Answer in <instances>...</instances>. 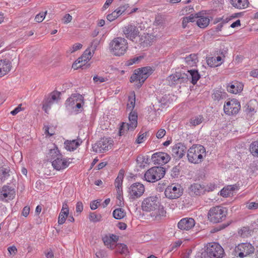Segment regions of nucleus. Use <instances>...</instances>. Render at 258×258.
<instances>
[{
  "label": "nucleus",
  "instance_id": "nucleus-1",
  "mask_svg": "<svg viewBox=\"0 0 258 258\" xmlns=\"http://www.w3.org/2000/svg\"><path fill=\"white\" fill-rule=\"evenodd\" d=\"M144 211L152 212L151 215L156 220H159L166 216L164 207L161 205L157 196H151L144 199L142 203Z\"/></svg>",
  "mask_w": 258,
  "mask_h": 258
},
{
  "label": "nucleus",
  "instance_id": "nucleus-2",
  "mask_svg": "<svg viewBox=\"0 0 258 258\" xmlns=\"http://www.w3.org/2000/svg\"><path fill=\"white\" fill-rule=\"evenodd\" d=\"M206 155V150L204 146L200 145H193L190 148L187 153V157L189 162L198 164L201 163L204 156Z\"/></svg>",
  "mask_w": 258,
  "mask_h": 258
},
{
  "label": "nucleus",
  "instance_id": "nucleus-3",
  "mask_svg": "<svg viewBox=\"0 0 258 258\" xmlns=\"http://www.w3.org/2000/svg\"><path fill=\"white\" fill-rule=\"evenodd\" d=\"M128 48L127 40L122 37H117L113 39L109 44V49L111 52L116 55L120 56L124 54Z\"/></svg>",
  "mask_w": 258,
  "mask_h": 258
},
{
  "label": "nucleus",
  "instance_id": "nucleus-4",
  "mask_svg": "<svg viewBox=\"0 0 258 258\" xmlns=\"http://www.w3.org/2000/svg\"><path fill=\"white\" fill-rule=\"evenodd\" d=\"M227 211L226 208L222 206H215L211 208L208 214L209 221L217 223L224 221L226 217Z\"/></svg>",
  "mask_w": 258,
  "mask_h": 258
},
{
  "label": "nucleus",
  "instance_id": "nucleus-5",
  "mask_svg": "<svg viewBox=\"0 0 258 258\" xmlns=\"http://www.w3.org/2000/svg\"><path fill=\"white\" fill-rule=\"evenodd\" d=\"M224 253V249L219 244L209 243L205 252L202 253V258H220Z\"/></svg>",
  "mask_w": 258,
  "mask_h": 258
},
{
  "label": "nucleus",
  "instance_id": "nucleus-6",
  "mask_svg": "<svg viewBox=\"0 0 258 258\" xmlns=\"http://www.w3.org/2000/svg\"><path fill=\"white\" fill-rule=\"evenodd\" d=\"M165 169L161 166H155L148 169L144 174L145 180L149 182H155L163 178Z\"/></svg>",
  "mask_w": 258,
  "mask_h": 258
},
{
  "label": "nucleus",
  "instance_id": "nucleus-7",
  "mask_svg": "<svg viewBox=\"0 0 258 258\" xmlns=\"http://www.w3.org/2000/svg\"><path fill=\"white\" fill-rule=\"evenodd\" d=\"M152 72L150 67H146L135 71V73L131 77V82H139L137 87L140 88L145 81L148 78Z\"/></svg>",
  "mask_w": 258,
  "mask_h": 258
},
{
  "label": "nucleus",
  "instance_id": "nucleus-8",
  "mask_svg": "<svg viewBox=\"0 0 258 258\" xmlns=\"http://www.w3.org/2000/svg\"><path fill=\"white\" fill-rule=\"evenodd\" d=\"M254 251V248L249 243H242L236 246L234 250L235 256L243 258L252 254Z\"/></svg>",
  "mask_w": 258,
  "mask_h": 258
},
{
  "label": "nucleus",
  "instance_id": "nucleus-9",
  "mask_svg": "<svg viewBox=\"0 0 258 258\" xmlns=\"http://www.w3.org/2000/svg\"><path fill=\"white\" fill-rule=\"evenodd\" d=\"M183 193L180 185L173 183L168 185L164 191L166 198L170 199H176L179 198Z\"/></svg>",
  "mask_w": 258,
  "mask_h": 258
},
{
  "label": "nucleus",
  "instance_id": "nucleus-10",
  "mask_svg": "<svg viewBox=\"0 0 258 258\" xmlns=\"http://www.w3.org/2000/svg\"><path fill=\"white\" fill-rule=\"evenodd\" d=\"M240 108V102L236 99H232L225 103L223 109L226 114L234 115L239 112Z\"/></svg>",
  "mask_w": 258,
  "mask_h": 258
},
{
  "label": "nucleus",
  "instance_id": "nucleus-11",
  "mask_svg": "<svg viewBox=\"0 0 258 258\" xmlns=\"http://www.w3.org/2000/svg\"><path fill=\"white\" fill-rule=\"evenodd\" d=\"M145 192L144 185L140 183L136 182L132 184L128 188L129 198L133 201L140 198Z\"/></svg>",
  "mask_w": 258,
  "mask_h": 258
},
{
  "label": "nucleus",
  "instance_id": "nucleus-12",
  "mask_svg": "<svg viewBox=\"0 0 258 258\" xmlns=\"http://www.w3.org/2000/svg\"><path fill=\"white\" fill-rule=\"evenodd\" d=\"M112 141L108 138H103L92 146L95 152L103 153L111 149Z\"/></svg>",
  "mask_w": 258,
  "mask_h": 258
},
{
  "label": "nucleus",
  "instance_id": "nucleus-13",
  "mask_svg": "<svg viewBox=\"0 0 258 258\" xmlns=\"http://www.w3.org/2000/svg\"><path fill=\"white\" fill-rule=\"evenodd\" d=\"M187 76L185 73L181 72H176L174 74L169 76L167 80L170 86L187 82Z\"/></svg>",
  "mask_w": 258,
  "mask_h": 258
},
{
  "label": "nucleus",
  "instance_id": "nucleus-14",
  "mask_svg": "<svg viewBox=\"0 0 258 258\" xmlns=\"http://www.w3.org/2000/svg\"><path fill=\"white\" fill-rule=\"evenodd\" d=\"M16 195L15 189L9 185H4L0 189V200L8 202L9 200H13Z\"/></svg>",
  "mask_w": 258,
  "mask_h": 258
},
{
  "label": "nucleus",
  "instance_id": "nucleus-15",
  "mask_svg": "<svg viewBox=\"0 0 258 258\" xmlns=\"http://www.w3.org/2000/svg\"><path fill=\"white\" fill-rule=\"evenodd\" d=\"M123 33L128 39L134 41L135 38L139 36L140 31L139 28L134 25H128L124 26L122 29Z\"/></svg>",
  "mask_w": 258,
  "mask_h": 258
},
{
  "label": "nucleus",
  "instance_id": "nucleus-16",
  "mask_svg": "<svg viewBox=\"0 0 258 258\" xmlns=\"http://www.w3.org/2000/svg\"><path fill=\"white\" fill-rule=\"evenodd\" d=\"M151 159L154 164L163 165L170 161V156L165 152H157L152 155Z\"/></svg>",
  "mask_w": 258,
  "mask_h": 258
},
{
  "label": "nucleus",
  "instance_id": "nucleus-17",
  "mask_svg": "<svg viewBox=\"0 0 258 258\" xmlns=\"http://www.w3.org/2000/svg\"><path fill=\"white\" fill-rule=\"evenodd\" d=\"M92 56L91 50L89 49H86L82 55L73 64L72 67L75 69L83 68L87 63Z\"/></svg>",
  "mask_w": 258,
  "mask_h": 258
},
{
  "label": "nucleus",
  "instance_id": "nucleus-18",
  "mask_svg": "<svg viewBox=\"0 0 258 258\" xmlns=\"http://www.w3.org/2000/svg\"><path fill=\"white\" fill-rule=\"evenodd\" d=\"M186 152V147L181 143H177L172 147V155L176 160L182 158Z\"/></svg>",
  "mask_w": 258,
  "mask_h": 258
},
{
  "label": "nucleus",
  "instance_id": "nucleus-19",
  "mask_svg": "<svg viewBox=\"0 0 258 258\" xmlns=\"http://www.w3.org/2000/svg\"><path fill=\"white\" fill-rule=\"evenodd\" d=\"M70 159H67L63 158V156L61 155V157H57L55 160H53V161H52V166L57 170L64 169L68 167L70 163L71 162L69 161Z\"/></svg>",
  "mask_w": 258,
  "mask_h": 258
},
{
  "label": "nucleus",
  "instance_id": "nucleus-20",
  "mask_svg": "<svg viewBox=\"0 0 258 258\" xmlns=\"http://www.w3.org/2000/svg\"><path fill=\"white\" fill-rule=\"evenodd\" d=\"M195 225V220L192 218H184L178 223V228L182 230H189Z\"/></svg>",
  "mask_w": 258,
  "mask_h": 258
},
{
  "label": "nucleus",
  "instance_id": "nucleus-21",
  "mask_svg": "<svg viewBox=\"0 0 258 258\" xmlns=\"http://www.w3.org/2000/svg\"><path fill=\"white\" fill-rule=\"evenodd\" d=\"M195 18H198L197 21V25L201 28H205L210 23V19L208 17L205 16L204 14L202 12H199L195 14Z\"/></svg>",
  "mask_w": 258,
  "mask_h": 258
},
{
  "label": "nucleus",
  "instance_id": "nucleus-22",
  "mask_svg": "<svg viewBox=\"0 0 258 258\" xmlns=\"http://www.w3.org/2000/svg\"><path fill=\"white\" fill-rule=\"evenodd\" d=\"M12 68L11 61L7 59H0V78L8 74Z\"/></svg>",
  "mask_w": 258,
  "mask_h": 258
},
{
  "label": "nucleus",
  "instance_id": "nucleus-23",
  "mask_svg": "<svg viewBox=\"0 0 258 258\" xmlns=\"http://www.w3.org/2000/svg\"><path fill=\"white\" fill-rule=\"evenodd\" d=\"M185 75L187 78V82L189 80L193 85L196 84L201 78V76L197 70H188Z\"/></svg>",
  "mask_w": 258,
  "mask_h": 258
},
{
  "label": "nucleus",
  "instance_id": "nucleus-24",
  "mask_svg": "<svg viewBox=\"0 0 258 258\" xmlns=\"http://www.w3.org/2000/svg\"><path fill=\"white\" fill-rule=\"evenodd\" d=\"M78 101H83V97L79 94H74L67 100L66 105L74 108Z\"/></svg>",
  "mask_w": 258,
  "mask_h": 258
},
{
  "label": "nucleus",
  "instance_id": "nucleus-25",
  "mask_svg": "<svg viewBox=\"0 0 258 258\" xmlns=\"http://www.w3.org/2000/svg\"><path fill=\"white\" fill-rule=\"evenodd\" d=\"M189 194L191 196H199L204 192V187L198 183L191 184L188 189Z\"/></svg>",
  "mask_w": 258,
  "mask_h": 258
},
{
  "label": "nucleus",
  "instance_id": "nucleus-26",
  "mask_svg": "<svg viewBox=\"0 0 258 258\" xmlns=\"http://www.w3.org/2000/svg\"><path fill=\"white\" fill-rule=\"evenodd\" d=\"M61 155H62L60 154L57 147L54 145L53 148L49 150V152L47 154V158L48 160H49L52 162V161H53V160H55L57 157H61Z\"/></svg>",
  "mask_w": 258,
  "mask_h": 258
},
{
  "label": "nucleus",
  "instance_id": "nucleus-27",
  "mask_svg": "<svg viewBox=\"0 0 258 258\" xmlns=\"http://www.w3.org/2000/svg\"><path fill=\"white\" fill-rule=\"evenodd\" d=\"M82 142H79L78 140H73L72 141L67 140L64 142L65 148L70 151L75 150Z\"/></svg>",
  "mask_w": 258,
  "mask_h": 258
},
{
  "label": "nucleus",
  "instance_id": "nucleus-28",
  "mask_svg": "<svg viewBox=\"0 0 258 258\" xmlns=\"http://www.w3.org/2000/svg\"><path fill=\"white\" fill-rule=\"evenodd\" d=\"M230 3L235 8L238 9H245L248 7V0H230Z\"/></svg>",
  "mask_w": 258,
  "mask_h": 258
},
{
  "label": "nucleus",
  "instance_id": "nucleus-29",
  "mask_svg": "<svg viewBox=\"0 0 258 258\" xmlns=\"http://www.w3.org/2000/svg\"><path fill=\"white\" fill-rule=\"evenodd\" d=\"M128 119L130 122L131 131H133L137 127L138 124L137 113L135 111H131L129 114Z\"/></svg>",
  "mask_w": 258,
  "mask_h": 258
},
{
  "label": "nucleus",
  "instance_id": "nucleus-30",
  "mask_svg": "<svg viewBox=\"0 0 258 258\" xmlns=\"http://www.w3.org/2000/svg\"><path fill=\"white\" fill-rule=\"evenodd\" d=\"M185 64L189 67H193L198 62V57L195 54H191L184 58Z\"/></svg>",
  "mask_w": 258,
  "mask_h": 258
},
{
  "label": "nucleus",
  "instance_id": "nucleus-31",
  "mask_svg": "<svg viewBox=\"0 0 258 258\" xmlns=\"http://www.w3.org/2000/svg\"><path fill=\"white\" fill-rule=\"evenodd\" d=\"M10 171L8 168H0V183L3 182L10 176Z\"/></svg>",
  "mask_w": 258,
  "mask_h": 258
},
{
  "label": "nucleus",
  "instance_id": "nucleus-32",
  "mask_svg": "<svg viewBox=\"0 0 258 258\" xmlns=\"http://www.w3.org/2000/svg\"><path fill=\"white\" fill-rule=\"evenodd\" d=\"M227 97V93L225 92H222L220 90L214 91L212 94V97L215 100L219 101L221 99H224Z\"/></svg>",
  "mask_w": 258,
  "mask_h": 258
},
{
  "label": "nucleus",
  "instance_id": "nucleus-33",
  "mask_svg": "<svg viewBox=\"0 0 258 258\" xmlns=\"http://www.w3.org/2000/svg\"><path fill=\"white\" fill-rule=\"evenodd\" d=\"M227 91L230 93L237 94L240 91H241L242 90V89L241 86L240 87L238 86L237 83H234V84L228 85L227 86Z\"/></svg>",
  "mask_w": 258,
  "mask_h": 258
},
{
  "label": "nucleus",
  "instance_id": "nucleus-34",
  "mask_svg": "<svg viewBox=\"0 0 258 258\" xmlns=\"http://www.w3.org/2000/svg\"><path fill=\"white\" fill-rule=\"evenodd\" d=\"M150 37L147 34H144L140 37L139 42L143 47H147L150 45L151 41L150 40Z\"/></svg>",
  "mask_w": 258,
  "mask_h": 258
},
{
  "label": "nucleus",
  "instance_id": "nucleus-35",
  "mask_svg": "<svg viewBox=\"0 0 258 258\" xmlns=\"http://www.w3.org/2000/svg\"><path fill=\"white\" fill-rule=\"evenodd\" d=\"M125 215L124 210L120 208L115 209L113 212V216L116 219H121L125 217Z\"/></svg>",
  "mask_w": 258,
  "mask_h": 258
},
{
  "label": "nucleus",
  "instance_id": "nucleus-36",
  "mask_svg": "<svg viewBox=\"0 0 258 258\" xmlns=\"http://www.w3.org/2000/svg\"><path fill=\"white\" fill-rule=\"evenodd\" d=\"M148 159L145 156L140 155L137 158V162L139 167L144 168L148 164Z\"/></svg>",
  "mask_w": 258,
  "mask_h": 258
},
{
  "label": "nucleus",
  "instance_id": "nucleus-37",
  "mask_svg": "<svg viewBox=\"0 0 258 258\" xmlns=\"http://www.w3.org/2000/svg\"><path fill=\"white\" fill-rule=\"evenodd\" d=\"M54 103L50 98L47 97L45 98L43 101L42 109L46 113H48V110L50 109L52 105Z\"/></svg>",
  "mask_w": 258,
  "mask_h": 258
},
{
  "label": "nucleus",
  "instance_id": "nucleus-38",
  "mask_svg": "<svg viewBox=\"0 0 258 258\" xmlns=\"http://www.w3.org/2000/svg\"><path fill=\"white\" fill-rule=\"evenodd\" d=\"M249 151L253 156L258 157V141H254L250 144Z\"/></svg>",
  "mask_w": 258,
  "mask_h": 258
},
{
  "label": "nucleus",
  "instance_id": "nucleus-39",
  "mask_svg": "<svg viewBox=\"0 0 258 258\" xmlns=\"http://www.w3.org/2000/svg\"><path fill=\"white\" fill-rule=\"evenodd\" d=\"M252 230L248 227H243L238 232L239 234L242 237H248L251 235Z\"/></svg>",
  "mask_w": 258,
  "mask_h": 258
},
{
  "label": "nucleus",
  "instance_id": "nucleus-40",
  "mask_svg": "<svg viewBox=\"0 0 258 258\" xmlns=\"http://www.w3.org/2000/svg\"><path fill=\"white\" fill-rule=\"evenodd\" d=\"M203 120V117L201 115H198L191 118L190 123L193 126H196L201 124Z\"/></svg>",
  "mask_w": 258,
  "mask_h": 258
},
{
  "label": "nucleus",
  "instance_id": "nucleus-41",
  "mask_svg": "<svg viewBox=\"0 0 258 258\" xmlns=\"http://www.w3.org/2000/svg\"><path fill=\"white\" fill-rule=\"evenodd\" d=\"M131 130L130 124L126 122H122L120 126L119 134L120 136L123 135L128 131Z\"/></svg>",
  "mask_w": 258,
  "mask_h": 258
},
{
  "label": "nucleus",
  "instance_id": "nucleus-42",
  "mask_svg": "<svg viewBox=\"0 0 258 258\" xmlns=\"http://www.w3.org/2000/svg\"><path fill=\"white\" fill-rule=\"evenodd\" d=\"M195 21V15L191 14L188 17H185L182 18V26L185 28L187 26V24L189 22H194Z\"/></svg>",
  "mask_w": 258,
  "mask_h": 258
},
{
  "label": "nucleus",
  "instance_id": "nucleus-43",
  "mask_svg": "<svg viewBox=\"0 0 258 258\" xmlns=\"http://www.w3.org/2000/svg\"><path fill=\"white\" fill-rule=\"evenodd\" d=\"M117 251L121 254H126L128 252V249L126 245L123 243H118L116 244Z\"/></svg>",
  "mask_w": 258,
  "mask_h": 258
},
{
  "label": "nucleus",
  "instance_id": "nucleus-44",
  "mask_svg": "<svg viewBox=\"0 0 258 258\" xmlns=\"http://www.w3.org/2000/svg\"><path fill=\"white\" fill-rule=\"evenodd\" d=\"M123 177L121 174L118 175L117 178L115 180V185L117 188V192L120 191V190H122V184L123 181Z\"/></svg>",
  "mask_w": 258,
  "mask_h": 258
},
{
  "label": "nucleus",
  "instance_id": "nucleus-45",
  "mask_svg": "<svg viewBox=\"0 0 258 258\" xmlns=\"http://www.w3.org/2000/svg\"><path fill=\"white\" fill-rule=\"evenodd\" d=\"M207 63L210 67H216L220 66L221 63H217L215 57H209L207 58Z\"/></svg>",
  "mask_w": 258,
  "mask_h": 258
},
{
  "label": "nucleus",
  "instance_id": "nucleus-46",
  "mask_svg": "<svg viewBox=\"0 0 258 258\" xmlns=\"http://www.w3.org/2000/svg\"><path fill=\"white\" fill-rule=\"evenodd\" d=\"M89 220L94 222H98L101 220L102 216L100 214H96L95 213H90L89 216Z\"/></svg>",
  "mask_w": 258,
  "mask_h": 258
},
{
  "label": "nucleus",
  "instance_id": "nucleus-47",
  "mask_svg": "<svg viewBox=\"0 0 258 258\" xmlns=\"http://www.w3.org/2000/svg\"><path fill=\"white\" fill-rule=\"evenodd\" d=\"M69 214H68L66 212H64L63 211H60L58 218V223L59 224H63L66 220V218L68 216Z\"/></svg>",
  "mask_w": 258,
  "mask_h": 258
},
{
  "label": "nucleus",
  "instance_id": "nucleus-48",
  "mask_svg": "<svg viewBox=\"0 0 258 258\" xmlns=\"http://www.w3.org/2000/svg\"><path fill=\"white\" fill-rule=\"evenodd\" d=\"M129 101L130 103H128L127 104L126 109L128 111H133V110L135 105V96H134V97L132 98H130Z\"/></svg>",
  "mask_w": 258,
  "mask_h": 258
},
{
  "label": "nucleus",
  "instance_id": "nucleus-49",
  "mask_svg": "<svg viewBox=\"0 0 258 258\" xmlns=\"http://www.w3.org/2000/svg\"><path fill=\"white\" fill-rule=\"evenodd\" d=\"M47 14V11L45 12H40L38 14H37L35 18V20L36 22L40 23L41 22L45 17V16Z\"/></svg>",
  "mask_w": 258,
  "mask_h": 258
},
{
  "label": "nucleus",
  "instance_id": "nucleus-50",
  "mask_svg": "<svg viewBox=\"0 0 258 258\" xmlns=\"http://www.w3.org/2000/svg\"><path fill=\"white\" fill-rule=\"evenodd\" d=\"M119 16V15H118L116 10H115L112 13L108 14L106 18L107 20H108L109 22H112L115 19H116Z\"/></svg>",
  "mask_w": 258,
  "mask_h": 258
},
{
  "label": "nucleus",
  "instance_id": "nucleus-51",
  "mask_svg": "<svg viewBox=\"0 0 258 258\" xmlns=\"http://www.w3.org/2000/svg\"><path fill=\"white\" fill-rule=\"evenodd\" d=\"M233 190V187H231V186H230L229 187H228L227 188H224L221 190L220 195H221V196H222L224 197H226L229 195L230 192L231 191H232Z\"/></svg>",
  "mask_w": 258,
  "mask_h": 258
},
{
  "label": "nucleus",
  "instance_id": "nucleus-52",
  "mask_svg": "<svg viewBox=\"0 0 258 258\" xmlns=\"http://www.w3.org/2000/svg\"><path fill=\"white\" fill-rule=\"evenodd\" d=\"M60 93L58 92H52L50 93L49 95L48 98L51 99V100H52L53 102H57L59 97Z\"/></svg>",
  "mask_w": 258,
  "mask_h": 258
},
{
  "label": "nucleus",
  "instance_id": "nucleus-53",
  "mask_svg": "<svg viewBox=\"0 0 258 258\" xmlns=\"http://www.w3.org/2000/svg\"><path fill=\"white\" fill-rule=\"evenodd\" d=\"M143 58V56L141 55L135 57L128 61L127 66H131L135 63H137Z\"/></svg>",
  "mask_w": 258,
  "mask_h": 258
},
{
  "label": "nucleus",
  "instance_id": "nucleus-54",
  "mask_svg": "<svg viewBox=\"0 0 258 258\" xmlns=\"http://www.w3.org/2000/svg\"><path fill=\"white\" fill-rule=\"evenodd\" d=\"M246 207L249 210H255L258 209V203L247 202L246 204Z\"/></svg>",
  "mask_w": 258,
  "mask_h": 258
},
{
  "label": "nucleus",
  "instance_id": "nucleus-55",
  "mask_svg": "<svg viewBox=\"0 0 258 258\" xmlns=\"http://www.w3.org/2000/svg\"><path fill=\"white\" fill-rule=\"evenodd\" d=\"M102 240L103 241V242L104 244L108 247L109 246V247L111 249L114 248V247L113 245H111V243L112 242V240L110 238H109L108 236H105L102 238Z\"/></svg>",
  "mask_w": 258,
  "mask_h": 258
},
{
  "label": "nucleus",
  "instance_id": "nucleus-56",
  "mask_svg": "<svg viewBox=\"0 0 258 258\" xmlns=\"http://www.w3.org/2000/svg\"><path fill=\"white\" fill-rule=\"evenodd\" d=\"M166 134V131L164 129H160L156 134V137L158 139L162 138Z\"/></svg>",
  "mask_w": 258,
  "mask_h": 258
},
{
  "label": "nucleus",
  "instance_id": "nucleus-57",
  "mask_svg": "<svg viewBox=\"0 0 258 258\" xmlns=\"http://www.w3.org/2000/svg\"><path fill=\"white\" fill-rule=\"evenodd\" d=\"M62 20L64 24H68L72 20V17L69 14H66Z\"/></svg>",
  "mask_w": 258,
  "mask_h": 258
},
{
  "label": "nucleus",
  "instance_id": "nucleus-58",
  "mask_svg": "<svg viewBox=\"0 0 258 258\" xmlns=\"http://www.w3.org/2000/svg\"><path fill=\"white\" fill-rule=\"evenodd\" d=\"M83 210V205L81 202H78L76 204V210L77 213H80Z\"/></svg>",
  "mask_w": 258,
  "mask_h": 258
},
{
  "label": "nucleus",
  "instance_id": "nucleus-59",
  "mask_svg": "<svg viewBox=\"0 0 258 258\" xmlns=\"http://www.w3.org/2000/svg\"><path fill=\"white\" fill-rule=\"evenodd\" d=\"M128 7V5H124L123 6H121V7H119L116 10L117 12L118 13V15H120L126 10V9Z\"/></svg>",
  "mask_w": 258,
  "mask_h": 258
},
{
  "label": "nucleus",
  "instance_id": "nucleus-60",
  "mask_svg": "<svg viewBox=\"0 0 258 258\" xmlns=\"http://www.w3.org/2000/svg\"><path fill=\"white\" fill-rule=\"evenodd\" d=\"M146 138V133H144L142 135H140L138 136V139L136 140V142L138 144H140L144 141V140Z\"/></svg>",
  "mask_w": 258,
  "mask_h": 258
},
{
  "label": "nucleus",
  "instance_id": "nucleus-61",
  "mask_svg": "<svg viewBox=\"0 0 258 258\" xmlns=\"http://www.w3.org/2000/svg\"><path fill=\"white\" fill-rule=\"evenodd\" d=\"M99 203V202L97 201H93V202H91L90 207L91 210H96L98 207Z\"/></svg>",
  "mask_w": 258,
  "mask_h": 258
},
{
  "label": "nucleus",
  "instance_id": "nucleus-62",
  "mask_svg": "<svg viewBox=\"0 0 258 258\" xmlns=\"http://www.w3.org/2000/svg\"><path fill=\"white\" fill-rule=\"evenodd\" d=\"M82 47V45L81 43H76L72 47V50L71 52H75L80 49H81Z\"/></svg>",
  "mask_w": 258,
  "mask_h": 258
},
{
  "label": "nucleus",
  "instance_id": "nucleus-63",
  "mask_svg": "<svg viewBox=\"0 0 258 258\" xmlns=\"http://www.w3.org/2000/svg\"><path fill=\"white\" fill-rule=\"evenodd\" d=\"M93 80L96 83H102L105 81V78L97 76L94 77Z\"/></svg>",
  "mask_w": 258,
  "mask_h": 258
},
{
  "label": "nucleus",
  "instance_id": "nucleus-64",
  "mask_svg": "<svg viewBox=\"0 0 258 258\" xmlns=\"http://www.w3.org/2000/svg\"><path fill=\"white\" fill-rule=\"evenodd\" d=\"M47 258H54V254L51 249H49L45 252Z\"/></svg>",
  "mask_w": 258,
  "mask_h": 258
}]
</instances>
